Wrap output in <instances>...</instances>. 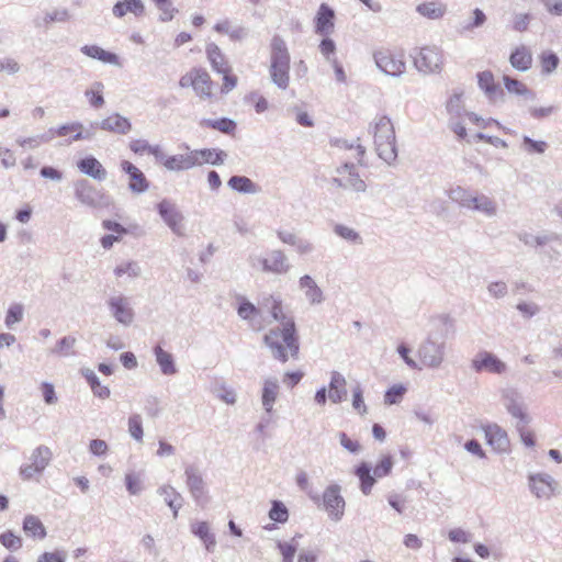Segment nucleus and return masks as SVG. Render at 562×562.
Returning <instances> with one entry per match:
<instances>
[{
  "label": "nucleus",
  "instance_id": "26",
  "mask_svg": "<svg viewBox=\"0 0 562 562\" xmlns=\"http://www.w3.org/2000/svg\"><path fill=\"white\" fill-rule=\"evenodd\" d=\"M420 362L425 367H438L442 361V352L434 344H425L419 350Z\"/></svg>",
  "mask_w": 562,
  "mask_h": 562
},
{
  "label": "nucleus",
  "instance_id": "8",
  "mask_svg": "<svg viewBox=\"0 0 562 562\" xmlns=\"http://www.w3.org/2000/svg\"><path fill=\"white\" fill-rule=\"evenodd\" d=\"M52 451L47 447H38L34 450L31 463L23 465L20 469V474L23 480H31L33 476L40 474L49 463Z\"/></svg>",
  "mask_w": 562,
  "mask_h": 562
},
{
  "label": "nucleus",
  "instance_id": "17",
  "mask_svg": "<svg viewBox=\"0 0 562 562\" xmlns=\"http://www.w3.org/2000/svg\"><path fill=\"white\" fill-rule=\"evenodd\" d=\"M487 443L498 452H505L509 449V439L504 429L498 425H487L484 427Z\"/></svg>",
  "mask_w": 562,
  "mask_h": 562
},
{
  "label": "nucleus",
  "instance_id": "39",
  "mask_svg": "<svg viewBox=\"0 0 562 562\" xmlns=\"http://www.w3.org/2000/svg\"><path fill=\"white\" fill-rule=\"evenodd\" d=\"M228 186L233 190L243 193H254L257 190L256 184L245 176H233L228 180Z\"/></svg>",
  "mask_w": 562,
  "mask_h": 562
},
{
  "label": "nucleus",
  "instance_id": "50",
  "mask_svg": "<svg viewBox=\"0 0 562 562\" xmlns=\"http://www.w3.org/2000/svg\"><path fill=\"white\" fill-rule=\"evenodd\" d=\"M86 97L92 106L101 108L104 103L103 85L100 82L95 83L91 89L86 91Z\"/></svg>",
  "mask_w": 562,
  "mask_h": 562
},
{
  "label": "nucleus",
  "instance_id": "5",
  "mask_svg": "<svg viewBox=\"0 0 562 562\" xmlns=\"http://www.w3.org/2000/svg\"><path fill=\"white\" fill-rule=\"evenodd\" d=\"M178 86L184 90L191 89L201 100L214 98L215 82L203 67L190 68L179 78Z\"/></svg>",
  "mask_w": 562,
  "mask_h": 562
},
{
  "label": "nucleus",
  "instance_id": "14",
  "mask_svg": "<svg viewBox=\"0 0 562 562\" xmlns=\"http://www.w3.org/2000/svg\"><path fill=\"white\" fill-rule=\"evenodd\" d=\"M456 199L459 200L461 205L483 212L487 215L494 214L496 210L495 203L485 195H471L462 192V195L457 196Z\"/></svg>",
  "mask_w": 562,
  "mask_h": 562
},
{
  "label": "nucleus",
  "instance_id": "22",
  "mask_svg": "<svg viewBox=\"0 0 562 562\" xmlns=\"http://www.w3.org/2000/svg\"><path fill=\"white\" fill-rule=\"evenodd\" d=\"M102 226L104 229L113 232L110 235H105L101 238L100 243L104 249H110L114 243L120 241L122 237L127 233L125 227L111 220L103 221Z\"/></svg>",
  "mask_w": 562,
  "mask_h": 562
},
{
  "label": "nucleus",
  "instance_id": "9",
  "mask_svg": "<svg viewBox=\"0 0 562 562\" xmlns=\"http://www.w3.org/2000/svg\"><path fill=\"white\" fill-rule=\"evenodd\" d=\"M323 502L326 512L333 519L339 520L344 516L346 503L338 485H330L325 490Z\"/></svg>",
  "mask_w": 562,
  "mask_h": 562
},
{
  "label": "nucleus",
  "instance_id": "30",
  "mask_svg": "<svg viewBox=\"0 0 562 562\" xmlns=\"http://www.w3.org/2000/svg\"><path fill=\"white\" fill-rule=\"evenodd\" d=\"M205 53L207 60L215 72H218L229 67V64L225 55L222 53L221 48L215 43L207 44Z\"/></svg>",
  "mask_w": 562,
  "mask_h": 562
},
{
  "label": "nucleus",
  "instance_id": "16",
  "mask_svg": "<svg viewBox=\"0 0 562 562\" xmlns=\"http://www.w3.org/2000/svg\"><path fill=\"white\" fill-rule=\"evenodd\" d=\"M335 27V12L326 3H322L315 16V32L327 36Z\"/></svg>",
  "mask_w": 562,
  "mask_h": 562
},
{
  "label": "nucleus",
  "instance_id": "37",
  "mask_svg": "<svg viewBox=\"0 0 562 562\" xmlns=\"http://www.w3.org/2000/svg\"><path fill=\"white\" fill-rule=\"evenodd\" d=\"M279 385L277 381L267 380L262 390V405L265 409L270 413L272 411L273 403L277 400Z\"/></svg>",
  "mask_w": 562,
  "mask_h": 562
},
{
  "label": "nucleus",
  "instance_id": "52",
  "mask_svg": "<svg viewBox=\"0 0 562 562\" xmlns=\"http://www.w3.org/2000/svg\"><path fill=\"white\" fill-rule=\"evenodd\" d=\"M0 542L10 550H18L22 547V539L12 531H5L0 535Z\"/></svg>",
  "mask_w": 562,
  "mask_h": 562
},
{
  "label": "nucleus",
  "instance_id": "13",
  "mask_svg": "<svg viewBox=\"0 0 562 562\" xmlns=\"http://www.w3.org/2000/svg\"><path fill=\"white\" fill-rule=\"evenodd\" d=\"M472 367L476 372L486 371L490 373H503L506 370V366L496 356L491 352H480L473 360Z\"/></svg>",
  "mask_w": 562,
  "mask_h": 562
},
{
  "label": "nucleus",
  "instance_id": "48",
  "mask_svg": "<svg viewBox=\"0 0 562 562\" xmlns=\"http://www.w3.org/2000/svg\"><path fill=\"white\" fill-rule=\"evenodd\" d=\"M394 461L391 454L381 456L379 462L375 464L373 469V474L376 477L387 476L393 468Z\"/></svg>",
  "mask_w": 562,
  "mask_h": 562
},
{
  "label": "nucleus",
  "instance_id": "27",
  "mask_svg": "<svg viewBox=\"0 0 562 562\" xmlns=\"http://www.w3.org/2000/svg\"><path fill=\"white\" fill-rule=\"evenodd\" d=\"M23 531L31 538L43 540L47 536L42 520L34 515H26L23 519Z\"/></svg>",
  "mask_w": 562,
  "mask_h": 562
},
{
  "label": "nucleus",
  "instance_id": "40",
  "mask_svg": "<svg viewBox=\"0 0 562 562\" xmlns=\"http://www.w3.org/2000/svg\"><path fill=\"white\" fill-rule=\"evenodd\" d=\"M192 531L204 542L207 550H212L214 548L215 539H214V536L210 531V527H209L207 522H205V521L196 522L192 527Z\"/></svg>",
  "mask_w": 562,
  "mask_h": 562
},
{
  "label": "nucleus",
  "instance_id": "44",
  "mask_svg": "<svg viewBox=\"0 0 562 562\" xmlns=\"http://www.w3.org/2000/svg\"><path fill=\"white\" fill-rule=\"evenodd\" d=\"M76 194H77V198L82 202V203H86L88 205H94L97 200H95V195L98 194V192L95 191V189L83 182V183H80L77 189H76Z\"/></svg>",
  "mask_w": 562,
  "mask_h": 562
},
{
  "label": "nucleus",
  "instance_id": "7",
  "mask_svg": "<svg viewBox=\"0 0 562 562\" xmlns=\"http://www.w3.org/2000/svg\"><path fill=\"white\" fill-rule=\"evenodd\" d=\"M378 67L385 74L398 76L404 72L406 64L404 55L390 48H382L374 55Z\"/></svg>",
  "mask_w": 562,
  "mask_h": 562
},
{
  "label": "nucleus",
  "instance_id": "18",
  "mask_svg": "<svg viewBox=\"0 0 562 562\" xmlns=\"http://www.w3.org/2000/svg\"><path fill=\"white\" fill-rule=\"evenodd\" d=\"M159 162L170 171H182L195 168L192 149H189L186 154L172 155L168 157L164 155V159L159 160Z\"/></svg>",
  "mask_w": 562,
  "mask_h": 562
},
{
  "label": "nucleus",
  "instance_id": "32",
  "mask_svg": "<svg viewBox=\"0 0 562 562\" xmlns=\"http://www.w3.org/2000/svg\"><path fill=\"white\" fill-rule=\"evenodd\" d=\"M81 52L90 58L99 59L104 64L119 65L120 60L116 54L108 52L97 45H85Z\"/></svg>",
  "mask_w": 562,
  "mask_h": 562
},
{
  "label": "nucleus",
  "instance_id": "3",
  "mask_svg": "<svg viewBox=\"0 0 562 562\" xmlns=\"http://www.w3.org/2000/svg\"><path fill=\"white\" fill-rule=\"evenodd\" d=\"M349 151V158H353L356 162H345L341 167L337 168L333 181L339 188L362 192L366 190V182L356 171V166H363L366 148L358 144L350 146Z\"/></svg>",
  "mask_w": 562,
  "mask_h": 562
},
{
  "label": "nucleus",
  "instance_id": "56",
  "mask_svg": "<svg viewBox=\"0 0 562 562\" xmlns=\"http://www.w3.org/2000/svg\"><path fill=\"white\" fill-rule=\"evenodd\" d=\"M128 431L136 440L143 439V426L139 415H133L128 419Z\"/></svg>",
  "mask_w": 562,
  "mask_h": 562
},
{
  "label": "nucleus",
  "instance_id": "33",
  "mask_svg": "<svg viewBox=\"0 0 562 562\" xmlns=\"http://www.w3.org/2000/svg\"><path fill=\"white\" fill-rule=\"evenodd\" d=\"M355 474L360 481V490L364 495H369L375 484L374 474H371V469L366 462H361L355 470Z\"/></svg>",
  "mask_w": 562,
  "mask_h": 562
},
{
  "label": "nucleus",
  "instance_id": "49",
  "mask_svg": "<svg viewBox=\"0 0 562 562\" xmlns=\"http://www.w3.org/2000/svg\"><path fill=\"white\" fill-rule=\"evenodd\" d=\"M205 125L226 134H234L236 130V123L233 120L225 117L214 121H206Z\"/></svg>",
  "mask_w": 562,
  "mask_h": 562
},
{
  "label": "nucleus",
  "instance_id": "51",
  "mask_svg": "<svg viewBox=\"0 0 562 562\" xmlns=\"http://www.w3.org/2000/svg\"><path fill=\"white\" fill-rule=\"evenodd\" d=\"M223 76V83L221 91L223 93H228L232 91L237 85V77L232 72L231 66L225 68L224 70L218 71Z\"/></svg>",
  "mask_w": 562,
  "mask_h": 562
},
{
  "label": "nucleus",
  "instance_id": "59",
  "mask_svg": "<svg viewBox=\"0 0 562 562\" xmlns=\"http://www.w3.org/2000/svg\"><path fill=\"white\" fill-rule=\"evenodd\" d=\"M41 391L46 404L52 405L57 402L56 392L52 383L43 382L41 384Z\"/></svg>",
  "mask_w": 562,
  "mask_h": 562
},
{
  "label": "nucleus",
  "instance_id": "45",
  "mask_svg": "<svg viewBox=\"0 0 562 562\" xmlns=\"http://www.w3.org/2000/svg\"><path fill=\"white\" fill-rule=\"evenodd\" d=\"M539 61L541 71L546 75L553 72L560 63L559 57L552 52H543L539 57Z\"/></svg>",
  "mask_w": 562,
  "mask_h": 562
},
{
  "label": "nucleus",
  "instance_id": "64",
  "mask_svg": "<svg viewBox=\"0 0 562 562\" xmlns=\"http://www.w3.org/2000/svg\"><path fill=\"white\" fill-rule=\"evenodd\" d=\"M37 562H65V554L59 551L42 553Z\"/></svg>",
  "mask_w": 562,
  "mask_h": 562
},
{
  "label": "nucleus",
  "instance_id": "24",
  "mask_svg": "<svg viewBox=\"0 0 562 562\" xmlns=\"http://www.w3.org/2000/svg\"><path fill=\"white\" fill-rule=\"evenodd\" d=\"M112 11L116 18H123L127 13L140 16L145 12V7L142 0H121L114 4Z\"/></svg>",
  "mask_w": 562,
  "mask_h": 562
},
{
  "label": "nucleus",
  "instance_id": "23",
  "mask_svg": "<svg viewBox=\"0 0 562 562\" xmlns=\"http://www.w3.org/2000/svg\"><path fill=\"white\" fill-rule=\"evenodd\" d=\"M502 81H503V85H504L506 91L512 95L522 97V98H532L533 97L532 90L520 79H517L509 75H504L502 77Z\"/></svg>",
  "mask_w": 562,
  "mask_h": 562
},
{
  "label": "nucleus",
  "instance_id": "60",
  "mask_svg": "<svg viewBox=\"0 0 562 562\" xmlns=\"http://www.w3.org/2000/svg\"><path fill=\"white\" fill-rule=\"evenodd\" d=\"M125 484L127 491L133 495L139 493L142 490L140 479L138 475L134 473H128L125 475Z\"/></svg>",
  "mask_w": 562,
  "mask_h": 562
},
{
  "label": "nucleus",
  "instance_id": "34",
  "mask_svg": "<svg viewBox=\"0 0 562 562\" xmlns=\"http://www.w3.org/2000/svg\"><path fill=\"white\" fill-rule=\"evenodd\" d=\"M477 85L479 88L490 98H493L501 92L494 74L491 70H483L477 72Z\"/></svg>",
  "mask_w": 562,
  "mask_h": 562
},
{
  "label": "nucleus",
  "instance_id": "4",
  "mask_svg": "<svg viewBox=\"0 0 562 562\" xmlns=\"http://www.w3.org/2000/svg\"><path fill=\"white\" fill-rule=\"evenodd\" d=\"M269 72L272 81L281 89H286L290 83V54L285 42L274 36L270 44Z\"/></svg>",
  "mask_w": 562,
  "mask_h": 562
},
{
  "label": "nucleus",
  "instance_id": "43",
  "mask_svg": "<svg viewBox=\"0 0 562 562\" xmlns=\"http://www.w3.org/2000/svg\"><path fill=\"white\" fill-rule=\"evenodd\" d=\"M114 274L117 279L124 277L133 279L139 276V267L135 261H125L115 267Z\"/></svg>",
  "mask_w": 562,
  "mask_h": 562
},
{
  "label": "nucleus",
  "instance_id": "1",
  "mask_svg": "<svg viewBox=\"0 0 562 562\" xmlns=\"http://www.w3.org/2000/svg\"><path fill=\"white\" fill-rule=\"evenodd\" d=\"M263 341L270 348L273 357L283 363L290 358H299L300 339L295 322H286L284 325L269 329Z\"/></svg>",
  "mask_w": 562,
  "mask_h": 562
},
{
  "label": "nucleus",
  "instance_id": "19",
  "mask_svg": "<svg viewBox=\"0 0 562 562\" xmlns=\"http://www.w3.org/2000/svg\"><path fill=\"white\" fill-rule=\"evenodd\" d=\"M262 270L272 273H284L288 271L286 257L281 250L271 251L266 258L261 260Z\"/></svg>",
  "mask_w": 562,
  "mask_h": 562
},
{
  "label": "nucleus",
  "instance_id": "28",
  "mask_svg": "<svg viewBox=\"0 0 562 562\" xmlns=\"http://www.w3.org/2000/svg\"><path fill=\"white\" fill-rule=\"evenodd\" d=\"M110 307L114 317L122 324H130L133 319V311L124 297H113Z\"/></svg>",
  "mask_w": 562,
  "mask_h": 562
},
{
  "label": "nucleus",
  "instance_id": "62",
  "mask_svg": "<svg viewBox=\"0 0 562 562\" xmlns=\"http://www.w3.org/2000/svg\"><path fill=\"white\" fill-rule=\"evenodd\" d=\"M258 313L256 306L247 301H243L238 306V315L244 319H249Z\"/></svg>",
  "mask_w": 562,
  "mask_h": 562
},
{
  "label": "nucleus",
  "instance_id": "46",
  "mask_svg": "<svg viewBox=\"0 0 562 562\" xmlns=\"http://www.w3.org/2000/svg\"><path fill=\"white\" fill-rule=\"evenodd\" d=\"M269 518L276 522H285L289 519V510L286 506L280 501H272L269 510Z\"/></svg>",
  "mask_w": 562,
  "mask_h": 562
},
{
  "label": "nucleus",
  "instance_id": "58",
  "mask_svg": "<svg viewBox=\"0 0 562 562\" xmlns=\"http://www.w3.org/2000/svg\"><path fill=\"white\" fill-rule=\"evenodd\" d=\"M278 549L283 558V562H293L296 547L288 542H279Z\"/></svg>",
  "mask_w": 562,
  "mask_h": 562
},
{
  "label": "nucleus",
  "instance_id": "36",
  "mask_svg": "<svg viewBox=\"0 0 562 562\" xmlns=\"http://www.w3.org/2000/svg\"><path fill=\"white\" fill-rule=\"evenodd\" d=\"M300 286L304 290L306 297L312 303H319L323 299L322 290L310 276H303L300 279Z\"/></svg>",
  "mask_w": 562,
  "mask_h": 562
},
{
  "label": "nucleus",
  "instance_id": "61",
  "mask_svg": "<svg viewBox=\"0 0 562 562\" xmlns=\"http://www.w3.org/2000/svg\"><path fill=\"white\" fill-rule=\"evenodd\" d=\"M352 406L361 415L367 413V406L363 401L362 390L358 386L353 390Z\"/></svg>",
  "mask_w": 562,
  "mask_h": 562
},
{
  "label": "nucleus",
  "instance_id": "57",
  "mask_svg": "<svg viewBox=\"0 0 562 562\" xmlns=\"http://www.w3.org/2000/svg\"><path fill=\"white\" fill-rule=\"evenodd\" d=\"M23 317V307L19 304L10 306L5 316V325L11 327L13 324L20 322Z\"/></svg>",
  "mask_w": 562,
  "mask_h": 562
},
{
  "label": "nucleus",
  "instance_id": "63",
  "mask_svg": "<svg viewBox=\"0 0 562 562\" xmlns=\"http://www.w3.org/2000/svg\"><path fill=\"white\" fill-rule=\"evenodd\" d=\"M552 15H562V0H539Z\"/></svg>",
  "mask_w": 562,
  "mask_h": 562
},
{
  "label": "nucleus",
  "instance_id": "42",
  "mask_svg": "<svg viewBox=\"0 0 562 562\" xmlns=\"http://www.w3.org/2000/svg\"><path fill=\"white\" fill-rule=\"evenodd\" d=\"M530 487L537 497H550L553 494L551 484L542 477H531Z\"/></svg>",
  "mask_w": 562,
  "mask_h": 562
},
{
  "label": "nucleus",
  "instance_id": "29",
  "mask_svg": "<svg viewBox=\"0 0 562 562\" xmlns=\"http://www.w3.org/2000/svg\"><path fill=\"white\" fill-rule=\"evenodd\" d=\"M130 149L136 155H151L157 161L164 159V150L159 145H150L144 139H134L130 143Z\"/></svg>",
  "mask_w": 562,
  "mask_h": 562
},
{
  "label": "nucleus",
  "instance_id": "2",
  "mask_svg": "<svg viewBox=\"0 0 562 562\" xmlns=\"http://www.w3.org/2000/svg\"><path fill=\"white\" fill-rule=\"evenodd\" d=\"M369 132L372 135L375 150L386 162L397 157L395 127L392 120L385 115H378L370 123Z\"/></svg>",
  "mask_w": 562,
  "mask_h": 562
},
{
  "label": "nucleus",
  "instance_id": "20",
  "mask_svg": "<svg viewBox=\"0 0 562 562\" xmlns=\"http://www.w3.org/2000/svg\"><path fill=\"white\" fill-rule=\"evenodd\" d=\"M77 167L82 173L90 176L93 179L103 180L106 177V171L102 164L93 156L80 159L77 162Z\"/></svg>",
  "mask_w": 562,
  "mask_h": 562
},
{
  "label": "nucleus",
  "instance_id": "35",
  "mask_svg": "<svg viewBox=\"0 0 562 562\" xmlns=\"http://www.w3.org/2000/svg\"><path fill=\"white\" fill-rule=\"evenodd\" d=\"M345 395H346V380L341 374L334 372L331 374L329 390H328L329 400L333 403H339L342 401Z\"/></svg>",
  "mask_w": 562,
  "mask_h": 562
},
{
  "label": "nucleus",
  "instance_id": "25",
  "mask_svg": "<svg viewBox=\"0 0 562 562\" xmlns=\"http://www.w3.org/2000/svg\"><path fill=\"white\" fill-rule=\"evenodd\" d=\"M52 134L57 137H68L69 142L80 140L87 137L85 135L83 125L78 122L60 125L53 130Z\"/></svg>",
  "mask_w": 562,
  "mask_h": 562
},
{
  "label": "nucleus",
  "instance_id": "12",
  "mask_svg": "<svg viewBox=\"0 0 562 562\" xmlns=\"http://www.w3.org/2000/svg\"><path fill=\"white\" fill-rule=\"evenodd\" d=\"M508 61L519 72L530 70L533 64L531 48L524 44L515 46L509 54Z\"/></svg>",
  "mask_w": 562,
  "mask_h": 562
},
{
  "label": "nucleus",
  "instance_id": "11",
  "mask_svg": "<svg viewBox=\"0 0 562 562\" xmlns=\"http://www.w3.org/2000/svg\"><path fill=\"white\" fill-rule=\"evenodd\" d=\"M121 169L128 176V188L134 193H143L148 190L149 181L144 172L128 160H122Z\"/></svg>",
  "mask_w": 562,
  "mask_h": 562
},
{
  "label": "nucleus",
  "instance_id": "54",
  "mask_svg": "<svg viewBox=\"0 0 562 562\" xmlns=\"http://www.w3.org/2000/svg\"><path fill=\"white\" fill-rule=\"evenodd\" d=\"M75 344H76L75 337L66 336L57 342L54 351L56 353L63 355V356L71 355Z\"/></svg>",
  "mask_w": 562,
  "mask_h": 562
},
{
  "label": "nucleus",
  "instance_id": "31",
  "mask_svg": "<svg viewBox=\"0 0 562 562\" xmlns=\"http://www.w3.org/2000/svg\"><path fill=\"white\" fill-rule=\"evenodd\" d=\"M267 305L270 314L279 325H284L286 322H295L294 317L284 308L282 301L274 296L267 299Z\"/></svg>",
  "mask_w": 562,
  "mask_h": 562
},
{
  "label": "nucleus",
  "instance_id": "41",
  "mask_svg": "<svg viewBox=\"0 0 562 562\" xmlns=\"http://www.w3.org/2000/svg\"><path fill=\"white\" fill-rule=\"evenodd\" d=\"M417 11L429 19H438L445 14V7L438 2H426L417 7Z\"/></svg>",
  "mask_w": 562,
  "mask_h": 562
},
{
  "label": "nucleus",
  "instance_id": "53",
  "mask_svg": "<svg viewBox=\"0 0 562 562\" xmlns=\"http://www.w3.org/2000/svg\"><path fill=\"white\" fill-rule=\"evenodd\" d=\"M405 392L406 389L403 385H393L386 391L384 395L385 404L393 405L398 403L402 400Z\"/></svg>",
  "mask_w": 562,
  "mask_h": 562
},
{
  "label": "nucleus",
  "instance_id": "21",
  "mask_svg": "<svg viewBox=\"0 0 562 562\" xmlns=\"http://www.w3.org/2000/svg\"><path fill=\"white\" fill-rule=\"evenodd\" d=\"M100 127L108 132L124 135L131 131L132 125L126 117L117 113H113L106 116L104 120H102V122L100 123Z\"/></svg>",
  "mask_w": 562,
  "mask_h": 562
},
{
  "label": "nucleus",
  "instance_id": "47",
  "mask_svg": "<svg viewBox=\"0 0 562 562\" xmlns=\"http://www.w3.org/2000/svg\"><path fill=\"white\" fill-rule=\"evenodd\" d=\"M87 381L93 392V394L100 398H108L110 396V390L106 385H102L98 376L89 371L86 374Z\"/></svg>",
  "mask_w": 562,
  "mask_h": 562
},
{
  "label": "nucleus",
  "instance_id": "6",
  "mask_svg": "<svg viewBox=\"0 0 562 562\" xmlns=\"http://www.w3.org/2000/svg\"><path fill=\"white\" fill-rule=\"evenodd\" d=\"M414 64L425 74L438 72L443 67V54L437 46H424L414 56Z\"/></svg>",
  "mask_w": 562,
  "mask_h": 562
},
{
  "label": "nucleus",
  "instance_id": "10",
  "mask_svg": "<svg viewBox=\"0 0 562 562\" xmlns=\"http://www.w3.org/2000/svg\"><path fill=\"white\" fill-rule=\"evenodd\" d=\"M157 210L165 223L177 235H183V216L177 206L168 200H162L157 204Z\"/></svg>",
  "mask_w": 562,
  "mask_h": 562
},
{
  "label": "nucleus",
  "instance_id": "55",
  "mask_svg": "<svg viewBox=\"0 0 562 562\" xmlns=\"http://www.w3.org/2000/svg\"><path fill=\"white\" fill-rule=\"evenodd\" d=\"M335 233L341 238L352 241V243H361V238L359 234L352 229L351 227L345 225H336L334 228Z\"/></svg>",
  "mask_w": 562,
  "mask_h": 562
},
{
  "label": "nucleus",
  "instance_id": "38",
  "mask_svg": "<svg viewBox=\"0 0 562 562\" xmlns=\"http://www.w3.org/2000/svg\"><path fill=\"white\" fill-rule=\"evenodd\" d=\"M155 355L156 360L164 374L170 375L176 373V367L171 353L165 351L161 347L157 346L155 348Z\"/></svg>",
  "mask_w": 562,
  "mask_h": 562
},
{
  "label": "nucleus",
  "instance_id": "15",
  "mask_svg": "<svg viewBox=\"0 0 562 562\" xmlns=\"http://www.w3.org/2000/svg\"><path fill=\"white\" fill-rule=\"evenodd\" d=\"M194 166L201 167L203 165L218 166L224 162L227 154L218 148H201L192 149Z\"/></svg>",
  "mask_w": 562,
  "mask_h": 562
}]
</instances>
